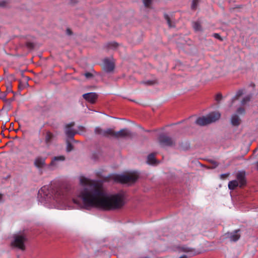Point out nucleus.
<instances>
[{
  "instance_id": "2",
  "label": "nucleus",
  "mask_w": 258,
  "mask_h": 258,
  "mask_svg": "<svg viewBox=\"0 0 258 258\" xmlns=\"http://www.w3.org/2000/svg\"><path fill=\"white\" fill-rule=\"evenodd\" d=\"M97 175L101 178L100 180H94L81 177L80 184L84 190L79 194H105L103 187L104 182L112 181L130 185L134 183L139 177L138 174L136 172L121 174H112L106 176H102L98 172L97 173Z\"/></svg>"
},
{
  "instance_id": "43",
  "label": "nucleus",
  "mask_w": 258,
  "mask_h": 258,
  "mask_svg": "<svg viewBox=\"0 0 258 258\" xmlns=\"http://www.w3.org/2000/svg\"><path fill=\"white\" fill-rule=\"evenodd\" d=\"M13 100H14V98H11V101H13Z\"/></svg>"
},
{
  "instance_id": "30",
  "label": "nucleus",
  "mask_w": 258,
  "mask_h": 258,
  "mask_svg": "<svg viewBox=\"0 0 258 258\" xmlns=\"http://www.w3.org/2000/svg\"><path fill=\"white\" fill-rule=\"evenodd\" d=\"M26 45L27 47V48L30 49H33L34 47V43L31 42H27L26 44Z\"/></svg>"
},
{
  "instance_id": "24",
  "label": "nucleus",
  "mask_w": 258,
  "mask_h": 258,
  "mask_svg": "<svg viewBox=\"0 0 258 258\" xmlns=\"http://www.w3.org/2000/svg\"><path fill=\"white\" fill-rule=\"evenodd\" d=\"M194 29L196 31H200L202 30L201 25L198 22H194L192 23Z\"/></svg>"
},
{
  "instance_id": "11",
  "label": "nucleus",
  "mask_w": 258,
  "mask_h": 258,
  "mask_svg": "<svg viewBox=\"0 0 258 258\" xmlns=\"http://www.w3.org/2000/svg\"><path fill=\"white\" fill-rule=\"evenodd\" d=\"M34 165L38 168H42L45 165V158L39 156L34 161Z\"/></svg>"
},
{
  "instance_id": "40",
  "label": "nucleus",
  "mask_w": 258,
  "mask_h": 258,
  "mask_svg": "<svg viewBox=\"0 0 258 258\" xmlns=\"http://www.w3.org/2000/svg\"><path fill=\"white\" fill-rule=\"evenodd\" d=\"M67 34H68V35H71L72 32H71V30H70L69 29H68L67 30Z\"/></svg>"
},
{
  "instance_id": "9",
  "label": "nucleus",
  "mask_w": 258,
  "mask_h": 258,
  "mask_svg": "<svg viewBox=\"0 0 258 258\" xmlns=\"http://www.w3.org/2000/svg\"><path fill=\"white\" fill-rule=\"evenodd\" d=\"M132 136L131 132L127 128L121 129L118 132H115V138H123L129 137Z\"/></svg>"
},
{
  "instance_id": "36",
  "label": "nucleus",
  "mask_w": 258,
  "mask_h": 258,
  "mask_svg": "<svg viewBox=\"0 0 258 258\" xmlns=\"http://www.w3.org/2000/svg\"><path fill=\"white\" fill-rule=\"evenodd\" d=\"M213 36L215 38H217V39H220L221 40H222V38L220 36V35L218 34V33H214L213 34Z\"/></svg>"
},
{
  "instance_id": "20",
  "label": "nucleus",
  "mask_w": 258,
  "mask_h": 258,
  "mask_svg": "<svg viewBox=\"0 0 258 258\" xmlns=\"http://www.w3.org/2000/svg\"><path fill=\"white\" fill-rule=\"evenodd\" d=\"M105 137H112L115 138V132L111 128H107L105 130Z\"/></svg>"
},
{
  "instance_id": "31",
  "label": "nucleus",
  "mask_w": 258,
  "mask_h": 258,
  "mask_svg": "<svg viewBox=\"0 0 258 258\" xmlns=\"http://www.w3.org/2000/svg\"><path fill=\"white\" fill-rule=\"evenodd\" d=\"M237 113L240 114H244L245 113V110L243 108L239 107L237 109Z\"/></svg>"
},
{
  "instance_id": "39",
  "label": "nucleus",
  "mask_w": 258,
  "mask_h": 258,
  "mask_svg": "<svg viewBox=\"0 0 258 258\" xmlns=\"http://www.w3.org/2000/svg\"><path fill=\"white\" fill-rule=\"evenodd\" d=\"M254 165L255 167V169L258 171V161L255 162Z\"/></svg>"
},
{
  "instance_id": "35",
  "label": "nucleus",
  "mask_w": 258,
  "mask_h": 258,
  "mask_svg": "<svg viewBox=\"0 0 258 258\" xmlns=\"http://www.w3.org/2000/svg\"><path fill=\"white\" fill-rule=\"evenodd\" d=\"M84 76L86 77V78L87 79H90L91 78H92L93 77V75L92 74H91V73H86L85 74H84Z\"/></svg>"
},
{
  "instance_id": "38",
  "label": "nucleus",
  "mask_w": 258,
  "mask_h": 258,
  "mask_svg": "<svg viewBox=\"0 0 258 258\" xmlns=\"http://www.w3.org/2000/svg\"><path fill=\"white\" fill-rule=\"evenodd\" d=\"M6 2L5 1L0 2V7H4L5 6Z\"/></svg>"
},
{
  "instance_id": "21",
  "label": "nucleus",
  "mask_w": 258,
  "mask_h": 258,
  "mask_svg": "<svg viewBox=\"0 0 258 258\" xmlns=\"http://www.w3.org/2000/svg\"><path fill=\"white\" fill-rule=\"evenodd\" d=\"M105 46L109 49H115L118 46V44L115 42H110L107 43Z\"/></svg>"
},
{
  "instance_id": "18",
  "label": "nucleus",
  "mask_w": 258,
  "mask_h": 258,
  "mask_svg": "<svg viewBox=\"0 0 258 258\" xmlns=\"http://www.w3.org/2000/svg\"><path fill=\"white\" fill-rule=\"evenodd\" d=\"M156 162L154 154H150L147 158V163L149 164H154Z\"/></svg>"
},
{
  "instance_id": "26",
  "label": "nucleus",
  "mask_w": 258,
  "mask_h": 258,
  "mask_svg": "<svg viewBox=\"0 0 258 258\" xmlns=\"http://www.w3.org/2000/svg\"><path fill=\"white\" fill-rule=\"evenodd\" d=\"M47 191L50 192L49 190V186L47 185L42 187L38 192V194H46Z\"/></svg>"
},
{
  "instance_id": "17",
  "label": "nucleus",
  "mask_w": 258,
  "mask_h": 258,
  "mask_svg": "<svg viewBox=\"0 0 258 258\" xmlns=\"http://www.w3.org/2000/svg\"><path fill=\"white\" fill-rule=\"evenodd\" d=\"M95 133L96 135L102 136V137H105V130H103L100 127H96L95 128L94 130Z\"/></svg>"
},
{
  "instance_id": "8",
  "label": "nucleus",
  "mask_w": 258,
  "mask_h": 258,
  "mask_svg": "<svg viewBox=\"0 0 258 258\" xmlns=\"http://www.w3.org/2000/svg\"><path fill=\"white\" fill-rule=\"evenodd\" d=\"M114 69V62L109 58H106L103 61V69L107 73H110Z\"/></svg>"
},
{
  "instance_id": "4",
  "label": "nucleus",
  "mask_w": 258,
  "mask_h": 258,
  "mask_svg": "<svg viewBox=\"0 0 258 258\" xmlns=\"http://www.w3.org/2000/svg\"><path fill=\"white\" fill-rule=\"evenodd\" d=\"M246 184L245 173L244 171L238 172L236 174V179L229 181L228 187L230 190L235 189L237 187H242Z\"/></svg>"
},
{
  "instance_id": "25",
  "label": "nucleus",
  "mask_w": 258,
  "mask_h": 258,
  "mask_svg": "<svg viewBox=\"0 0 258 258\" xmlns=\"http://www.w3.org/2000/svg\"><path fill=\"white\" fill-rule=\"evenodd\" d=\"M49 195H38V200L41 203H46V198H47Z\"/></svg>"
},
{
  "instance_id": "27",
  "label": "nucleus",
  "mask_w": 258,
  "mask_h": 258,
  "mask_svg": "<svg viewBox=\"0 0 258 258\" xmlns=\"http://www.w3.org/2000/svg\"><path fill=\"white\" fill-rule=\"evenodd\" d=\"M164 18L166 20L168 26L169 27L171 28V27H174V25L173 24H172L171 21L170 20V19L169 18V17L168 16V15H164Z\"/></svg>"
},
{
  "instance_id": "13",
  "label": "nucleus",
  "mask_w": 258,
  "mask_h": 258,
  "mask_svg": "<svg viewBox=\"0 0 258 258\" xmlns=\"http://www.w3.org/2000/svg\"><path fill=\"white\" fill-rule=\"evenodd\" d=\"M54 137V136L52 133L49 131L47 132L45 137V142L46 144L49 146L51 144Z\"/></svg>"
},
{
  "instance_id": "14",
  "label": "nucleus",
  "mask_w": 258,
  "mask_h": 258,
  "mask_svg": "<svg viewBox=\"0 0 258 258\" xmlns=\"http://www.w3.org/2000/svg\"><path fill=\"white\" fill-rule=\"evenodd\" d=\"M239 231V230H235L230 234L229 238L231 241H236L239 239L240 235L238 233Z\"/></svg>"
},
{
  "instance_id": "7",
  "label": "nucleus",
  "mask_w": 258,
  "mask_h": 258,
  "mask_svg": "<svg viewBox=\"0 0 258 258\" xmlns=\"http://www.w3.org/2000/svg\"><path fill=\"white\" fill-rule=\"evenodd\" d=\"M26 239L24 236L22 235H17L15 237V240L12 244L22 250L25 249L24 242Z\"/></svg>"
},
{
  "instance_id": "42",
  "label": "nucleus",
  "mask_w": 258,
  "mask_h": 258,
  "mask_svg": "<svg viewBox=\"0 0 258 258\" xmlns=\"http://www.w3.org/2000/svg\"><path fill=\"white\" fill-rule=\"evenodd\" d=\"M179 258H187V257H186V255H182V256H180V257H179Z\"/></svg>"
},
{
  "instance_id": "22",
  "label": "nucleus",
  "mask_w": 258,
  "mask_h": 258,
  "mask_svg": "<svg viewBox=\"0 0 258 258\" xmlns=\"http://www.w3.org/2000/svg\"><path fill=\"white\" fill-rule=\"evenodd\" d=\"M209 162L211 164L209 167V169H215L219 165V163L218 162L214 160H209Z\"/></svg>"
},
{
  "instance_id": "6",
  "label": "nucleus",
  "mask_w": 258,
  "mask_h": 258,
  "mask_svg": "<svg viewBox=\"0 0 258 258\" xmlns=\"http://www.w3.org/2000/svg\"><path fill=\"white\" fill-rule=\"evenodd\" d=\"M74 125V122H71L66 125L64 132L67 137V139L74 140V137L77 134V131L73 128Z\"/></svg>"
},
{
  "instance_id": "10",
  "label": "nucleus",
  "mask_w": 258,
  "mask_h": 258,
  "mask_svg": "<svg viewBox=\"0 0 258 258\" xmlns=\"http://www.w3.org/2000/svg\"><path fill=\"white\" fill-rule=\"evenodd\" d=\"M83 97L86 100L93 104L95 102L98 95L94 92H90L83 94Z\"/></svg>"
},
{
  "instance_id": "12",
  "label": "nucleus",
  "mask_w": 258,
  "mask_h": 258,
  "mask_svg": "<svg viewBox=\"0 0 258 258\" xmlns=\"http://www.w3.org/2000/svg\"><path fill=\"white\" fill-rule=\"evenodd\" d=\"M231 123L232 125L237 126L241 123L240 117L236 114H234L231 117Z\"/></svg>"
},
{
  "instance_id": "23",
  "label": "nucleus",
  "mask_w": 258,
  "mask_h": 258,
  "mask_svg": "<svg viewBox=\"0 0 258 258\" xmlns=\"http://www.w3.org/2000/svg\"><path fill=\"white\" fill-rule=\"evenodd\" d=\"M251 98V95H248L245 97H244L241 101V104L242 105H244L246 104L247 103L249 102Z\"/></svg>"
},
{
  "instance_id": "19",
  "label": "nucleus",
  "mask_w": 258,
  "mask_h": 258,
  "mask_svg": "<svg viewBox=\"0 0 258 258\" xmlns=\"http://www.w3.org/2000/svg\"><path fill=\"white\" fill-rule=\"evenodd\" d=\"M71 141H75V140H71L70 139H67V140H66V143H67L66 151L67 152H70L74 149V147H73V145L71 143Z\"/></svg>"
},
{
  "instance_id": "41",
  "label": "nucleus",
  "mask_w": 258,
  "mask_h": 258,
  "mask_svg": "<svg viewBox=\"0 0 258 258\" xmlns=\"http://www.w3.org/2000/svg\"><path fill=\"white\" fill-rule=\"evenodd\" d=\"M3 195H0V203L3 201Z\"/></svg>"
},
{
  "instance_id": "29",
  "label": "nucleus",
  "mask_w": 258,
  "mask_h": 258,
  "mask_svg": "<svg viewBox=\"0 0 258 258\" xmlns=\"http://www.w3.org/2000/svg\"><path fill=\"white\" fill-rule=\"evenodd\" d=\"M152 2V0H143V3L146 7H149Z\"/></svg>"
},
{
  "instance_id": "28",
  "label": "nucleus",
  "mask_w": 258,
  "mask_h": 258,
  "mask_svg": "<svg viewBox=\"0 0 258 258\" xmlns=\"http://www.w3.org/2000/svg\"><path fill=\"white\" fill-rule=\"evenodd\" d=\"M199 3V0H193L191 4V9L195 10L197 8V5Z\"/></svg>"
},
{
  "instance_id": "16",
  "label": "nucleus",
  "mask_w": 258,
  "mask_h": 258,
  "mask_svg": "<svg viewBox=\"0 0 258 258\" xmlns=\"http://www.w3.org/2000/svg\"><path fill=\"white\" fill-rule=\"evenodd\" d=\"M65 160V157L64 156L61 155L58 156L54 157L51 162V165H55V162L56 161H63Z\"/></svg>"
},
{
  "instance_id": "37",
  "label": "nucleus",
  "mask_w": 258,
  "mask_h": 258,
  "mask_svg": "<svg viewBox=\"0 0 258 258\" xmlns=\"http://www.w3.org/2000/svg\"><path fill=\"white\" fill-rule=\"evenodd\" d=\"M143 83L147 85H151L153 84V82L152 81H148L146 82H143Z\"/></svg>"
},
{
  "instance_id": "34",
  "label": "nucleus",
  "mask_w": 258,
  "mask_h": 258,
  "mask_svg": "<svg viewBox=\"0 0 258 258\" xmlns=\"http://www.w3.org/2000/svg\"><path fill=\"white\" fill-rule=\"evenodd\" d=\"M182 250L184 252H189V251H191V249L189 247H185V246H183L182 247Z\"/></svg>"
},
{
  "instance_id": "15",
  "label": "nucleus",
  "mask_w": 258,
  "mask_h": 258,
  "mask_svg": "<svg viewBox=\"0 0 258 258\" xmlns=\"http://www.w3.org/2000/svg\"><path fill=\"white\" fill-rule=\"evenodd\" d=\"M243 94V91L242 89L239 90L236 93V95L232 98L231 100V102L230 105V106H231L233 103L236 100L238 99V98L241 96Z\"/></svg>"
},
{
  "instance_id": "33",
  "label": "nucleus",
  "mask_w": 258,
  "mask_h": 258,
  "mask_svg": "<svg viewBox=\"0 0 258 258\" xmlns=\"http://www.w3.org/2000/svg\"><path fill=\"white\" fill-rule=\"evenodd\" d=\"M222 98V95L221 94H218L216 96V100L217 102H219Z\"/></svg>"
},
{
  "instance_id": "3",
  "label": "nucleus",
  "mask_w": 258,
  "mask_h": 258,
  "mask_svg": "<svg viewBox=\"0 0 258 258\" xmlns=\"http://www.w3.org/2000/svg\"><path fill=\"white\" fill-rule=\"evenodd\" d=\"M221 114L218 112H213L207 116L199 117L197 118L195 123L200 126H204L212 123L218 120Z\"/></svg>"
},
{
  "instance_id": "5",
  "label": "nucleus",
  "mask_w": 258,
  "mask_h": 258,
  "mask_svg": "<svg viewBox=\"0 0 258 258\" xmlns=\"http://www.w3.org/2000/svg\"><path fill=\"white\" fill-rule=\"evenodd\" d=\"M159 142L162 147H172L175 145V141L170 137L165 135H160Z\"/></svg>"
},
{
  "instance_id": "32",
  "label": "nucleus",
  "mask_w": 258,
  "mask_h": 258,
  "mask_svg": "<svg viewBox=\"0 0 258 258\" xmlns=\"http://www.w3.org/2000/svg\"><path fill=\"white\" fill-rule=\"evenodd\" d=\"M230 175L229 173L222 174L220 175V178L221 179H226Z\"/></svg>"
},
{
  "instance_id": "1",
  "label": "nucleus",
  "mask_w": 258,
  "mask_h": 258,
  "mask_svg": "<svg viewBox=\"0 0 258 258\" xmlns=\"http://www.w3.org/2000/svg\"><path fill=\"white\" fill-rule=\"evenodd\" d=\"M125 195H79L73 202L78 208L90 210L93 208L104 211L121 208L126 203Z\"/></svg>"
}]
</instances>
